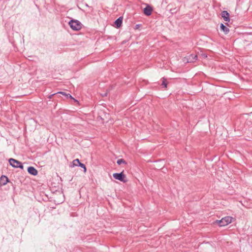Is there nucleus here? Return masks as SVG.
<instances>
[{
    "mask_svg": "<svg viewBox=\"0 0 252 252\" xmlns=\"http://www.w3.org/2000/svg\"><path fill=\"white\" fill-rule=\"evenodd\" d=\"M77 166H79V167L82 168L83 169L84 172H86L87 168H86L85 165L84 163L80 162L79 164H77Z\"/></svg>",
    "mask_w": 252,
    "mask_h": 252,
    "instance_id": "nucleus-15",
    "label": "nucleus"
},
{
    "mask_svg": "<svg viewBox=\"0 0 252 252\" xmlns=\"http://www.w3.org/2000/svg\"><path fill=\"white\" fill-rule=\"evenodd\" d=\"M68 24L73 31H79L82 28L81 23L77 20L72 19L68 22Z\"/></svg>",
    "mask_w": 252,
    "mask_h": 252,
    "instance_id": "nucleus-1",
    "label": "nucleus"
},
{
    "mask_svg": "<svg viewBox=\"0 0 252 252\" xmlns=\"http://www.w3.org/2000/svg\"><path fill=\"white\" fill-rule=\"evenodd\" d=\"M232 218L231 217L227 216L222 218L220 220H217L216 222L219 226H224L232 222Z\"/></svg>",
    "mask_w": 252,
    "mask_h": 252,
    "instance_id": "nucleus-2",
    "label": "nucleus"
},
{
    "mask_svg": "<svg viewBox=\"0 0 252 252\" xmlns=\"http://www.w3.org/2000/svg\"><path fill=\"white\" fill-rule=\"evenodd\" d=\"M81 162L80 161L79 159L78 158H76L72 161V165H71V167H74V166H77V164H79Z\"/></svg>",
    "mask_w": 252,
    "mask_h": 252,
    "instance_id": "nucleus-12",
    "label": "nucleus"
},
{
    "mask_svg": "<svg viewBox=\"0 0 252 252\" xmlns=\"http://www.w3.org/2000/svg\"><path fill=\"white\" fill-rule=\"evenodd\" d=\"M101 95L103 96V97H104V96H106L107 95V93H105L104 94H101Z\"/></svg>",
    "mask_w": 252,
    "mask_h": 252,
    "instance_id": "nucleus-19",
    "label": "nucleus"
},
{
    "mask_svg": "<svg viewBox=\"0 0 252 252\" xmlns=\"http://www.w3.org/2000/svg\"><path fill=\"white\" fill-rule=\"evenodd\" d=\"M28 172L33 176H36L38 174L37 170L33 166H29L27 169Z\"/></svg>",
    "mask_w": 252,
    "mask_h": 252,
    "instance_id": "nucleus-7",
    "label": "nucleus"
},
{
    "mask_svg": "<svg viewBox=\"0 0 252 252\" xmlns=\"http://www.w3.org/2000/svg\"><path fill=\"white\" fill-rule=\"evenodd\" d=\"M153 10V7L149 4H147L146 7L143 9V13L146 16H149L152 14Z\"/></svg>",
    "mask_w": 252,
    "mask_h": 252,
    "instance_id": "nucleus-6",
    "label": "nucleus"
},
{
    "mask_svg": "<svg viewBox=\"0 0 252 252\" xmlns=\"http://www.w3.org/2000/svg\"><path fill=\"white\" fill-rule=\"evenodd\" d=\"M117 163L120 165L122 163H124L125 164H126V162L123 158L118 159L117 161Z\"/></svg>",
    "mask_w": 252,
    "mask_h": 252,
    "instance_id": "nucleus-14",
    "label": "nucleus"
},
{
    "mask_svg": "<svg viewBox=\"0 0 252 252\" xmlns=\"http://www.w3.org/2000/svg\"><path fill=\"white\" fill-rule=\"evenodd\" d=\"M57 94H62L64 96H66L67 94L65 93V92H58L57 93H56Z\"/></svg>",
    "mask_w": 252,
    "mask_h": 252,
    "instance_id": "nucleus-17",
    "label": "nucleus"
},
{
    "mask_svg": "<svg viewBox=\"0 0 252 252\" xmlns=\"http://www.w3.org/2000/svg\"><path fill=\"white\" fill-rule=\"evenodd\" d=\"M67 98H70L71 99H73L75 100V101H77V100L75 99L72 95L70 94H67L65 96Z\"/></svg>",
    "mask_w": 252,
    "mask_h": 252,
    "instance_id": "nucleus-16",
    "label": "nucleus"
},
{
    "mask_svg": "<svg viewBox=\"0 0 252 252\" xmlns=\"http://www.w3.org/2000/svg\"><path fill=\"white\" fill-rule=\"evenodd\" d=\"M122 22H123V17H119L114 22V24H115V25L116 26V27L117 28H120L122 26Z\"/></svg>",
    "mask_w": 252,
    "mask_h": 252,
    "instance_id": "nucleus-10",
    "label": "nucleus"
},
{
    "mask_svg": "<svg viewBox=\"0 0 252 252\" xmlns=\"http://www.w3.org/2000/svg\"><path fill=\"white\" fill-rule=\"evenodd\" d=\"M220 29L225 34H228L229 32V29L222 23H221L220 25Z\"/></svg>",
    "mask_w": 252,
    "mask_h": 252,
    "instance_id": "nucleus-11",
    "label": "nucleus"
},
{
    "mask_svg": "<svg viewBox=\"0 0 252 252\" xmlns=\"http://www.w3.org/2000/svg\"><path fill=\"white\" fill-rule=\"evenodd\" d=\"M9 164L13 168H19L21 169H23L24 166L21 161L18 160L10 158L8 159Z\"/></svg>",
    "mask_w": 252,
    "mask_h": 252,
    "instance_id": "nucleus-3",
    "label": "nucleus"
},
{
    "mask_svg": "<svg viewBox=\"0 0 252 252\" xmlns=\"http://www.w3.org/2000/svg\"><path fill=\"white\" fill-rule=\"evenodd\" d=\"M86 6H89L87 4H86Z\"/></svg>",
    "mask_w": 252,
    "mask_h": 252,
    "instance_id": "nucleus-21",
    "label": "nucleus"
},
{
    "mask_svg": "<svg viewBox=\"0 0 252 252\" xmlns=\"http://www.w3.org/2000/svg\"><path fill=\"white\" fill-rule=\"evenodd\" d=\"M113 177L114 179L123 183H126L127 181V180L126 179V177L125 174H124L123 171L120 173H114L113 174Z\"/></svg>",
    "mask_w": 252,
    "mask_h": 252,
    "instance_id": "nucleus-4",
    "label": "nucleus"
},
{
    "mask_svg": "<svg viewBox=\"0 0 252 252\" xmlns=\"http://www.w3.org/2000/svg\"><path fill=\"white\" fill-rule=\"evenodd\" d=\"M161 79H162L161 86H162L163 88H166L167 86V82L166 79L164 77L162 78Z\"/></svg>",
    "mask_w": 252,
    "mask_h": 252,
    "instance_id": "nucleus-13",
    "label": "nucleus"
},
{
    "mask_svg": "<svg viewBox=\"0 0 252 252\" xmlns=\"http://www.w3.org/2000/svg\"><path fill=\"white\" fill-rule=\"evenodd\" d=\"M140 25V24H137L135 26V29H137L138 28V27H139Z\"/></svg>",
    "mask_w": 252,
    "mask_h": 252,
    "instance_id": "nucleus-20",
    "label": "nucleus"
},
{
    "mask_svg": "<svg viewBox=\"0 0 252 252\" xmlns=\"http://www.w3.org/2000/svg\"><path fill=\"white\" fill-rule=\"evenodd\" d=\"M9 182L8 178L5 175H2L0 178V184L2 186L5 185Z\"/></svg>",
    "mask_w": 252,
    "mask_h": 252,
    "instance_id": "nucleus-9",
    "label": "nucleus"
},
{
    "mask_svg": "<svg viewBox=\"0 0 252 252\" xmlns=\"http://www.w3.org/2000/svg\"><path fill=\"white\" fill-rule=\"evenodd\" d=\"M55 94H57L56 93H54V94H52L49 95V96H48V98H49V99H51V98H52V96H54V95H55Z\"/></svg>",
    "mask_w": 252,
    "mask_h": 252,
    "instance_id": "nucleus-18",
    "label": "nucleus"
},
{
    "mask_svg": "<svg viewBox=\"0 0 252 252\" xmlns=\"http://www.w3.org/2000/svg\"><path fill=\"white\" fill-rule=\"evenodd\" d=\"M197 60V56L194 54H190L186 58H185L183 61L185 63H194Z\"/></svg>",
    "mask_w": 252,
    "mask_h": 252,
    "instance_id": "nucleus-5",
    "label": "nucleus"
},
{
    "mask_svg": "<svg viewBox=\"0 0 252 252\" xmlns=\"http://www.w3.org/2000/svg\"><path fill=\"white\" fill-rule=\"evenodd\" d=\"M229 13L227 11H223L221 12V16L224 21L226 22L230 21Z\"/></svg>",
    "mask_w": 252,
    "mask_h": 252,
    "instance_id": "nucleus-8",
    "label": "nucleus"
}]
</instances>
